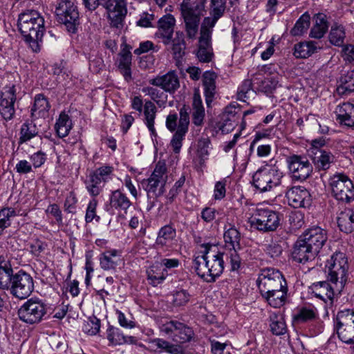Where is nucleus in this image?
Segmentation results:
<instances>
[{
    "mask_svg": "<svg viewBox=\"0 0 354 354\" xmlns=\"http://www.w3.org/2000/svg\"><path fill=\"white\" fill-rule=\"evenodd\" d=\"M176 20L171 15H166L158 21V28L155 37L165 45L171 43Z\"/></svg>",
    "mask_w": 354,
    "mask_h": 354,
    "instance_id": "obj_25",
    "label": "nucleus"
},
{
    "mask_svg": "<svg viewBox=\"0 0 354 354\" xmlns=\"http://www.w3.org/2000/svg\"><path fill=\"white\" fill-rule=\"evenodd\" d=\"M149 83L154 86L160 87L165 92L169 93H174L180 86L178 77L174 71L150 79Z\"/></svg>",
    "mask_w": 354,
    "mask_h": 354,
    "instance_id": "obj_24",
    "label": "nucleus"
},
{
    "mask_svg": "<svg viewBox=\"0 0 354 354\" xmlns=\"http://www.w3.org/2000/svg\"><path fill=\"white\" fill-rule=\"evenodd\" d=\"M85 8L95 10L99 6L104 8L109 15L111 25L117 28L122 26L127 13L126 0H82Z\"/></svg>",
    "mask_w": 354,
    "mask_h": 354,
    "instance_id": "obj_5",
    "label": "nucleus"
},
{
    "mask_svg": "<svg viewBox=\"0 0 354 354\" xmlns=\"http://www.w3.org/2000/svg\"><path fill=\"white\" fill-rule=\"evenodd\" d=\"M77 199L73 192H71L66 197L64 202V211L69 214L76 213V204Z\"/></svg>",
    "mask_w": 354,
    "mask_h": 354,
    "instance_id": "obj_59",
    "label": "nucleus"
},
{
    "mask_svg": "<svg viewBox=\"0 0 354 354\" xmlns=\"http://www.w3.org/2000/svg\"><path fill=\"white\" fill-rule=\"evenodd\" d=\"M310 290L314 295L319 299L327 302L328 301H332L335 292H338L336 290L335 285L333 283L330 285L327 281H319L313 283L310 286Z\"/></svg>",
    "mask_w": 354,
    "mask_h": 354,
    "instance_id": "obj_28",
    "label": "nucleus"
},
{
    "mask_svg": "<svg viewBox=\"0 0 354 354\" xmlns=\"http://www.w3.org/2000/svg\"><path fill=\"white\" fill-rule=\"evenodd\" d=\"M16 216V211L12 207H4L0 209V236L11 225L12 219Z\"/></svg>",
    "mask_w": 354,
    "mask_h": 354,
    "instance_id": "obj_47",
    "label": "nucleus"
},
{
    "mask_svg": "<svg viewBox=\"0 0 354 354\" xmlns=\"http://www.w3.org/2000/svg\"><path fill=\"white\" fill-rule=\"evenodd\" d=\"M286 162L295 180H305L313 172V166L306 156L293 154L287 157Z\"/></svg>",
    "mask_w": 354,
    "mask_h": 354,
    "instance_id": "obj_18",
    "label": "nucleus"
},
{
    "mask_svg": "<svg viewBox=\"0 0 354 354\" xmlns=\"http://www.w3.org/2000/svg\"><path fill=\"white\" fill-rule=\"evenodd\" d=\"M326 268L328 280L335 285L336 290L340 293L347 280L348 263L346 254L336 251L328 259Z\"/></svg>",
    "mask_w": 354,
    "mask_h": 354,
    "instance_id": "obj_6",
    "label": "nucleus"
},
{
    "mask_svg": "<svg viewBox=\"0 0 354 354\" xmlns=\"http://www.w3.org/2000/svg\"><path fill=\"white\" fill-rule=\"evenodd\" d=\"M210 145L211 142L208 138H202L198 141L196 153L201 165H203L208 158Z\"/></svg>",
    "mask_w": 354,
    "mask_h": 354,
    "instance_id": "obj_52",
    "label": "nucleus"
},
{
    "mask_svg": "<svg viewBox=\"0 0 354 354\" xmlns=\"http://www.w3.org/2000/svg\"><path fill=\"white\" fill-rule=\"evenodd\" d=\"M131 108L140 114L143 111L144 123L148 128L151 136H156V131L154 127L156 117L157 107L151 100H146L143 104L140 96H135L131 100Z\"/></svg>",
    "mask_w": 354,
    "mask_h": 354,
    "instance_id": "obj_17",
    "label": "nucleus"
},
{
    "mask_svg": "<svg viewBox=\"0 0 354 354\" xmlns=\"http://www.w3.org/2000/svg\"><path fill=\"white\" fill-rule=\"evenodd\" d=\"M270 330L275 335H281L286 332V325L281 316H270Z\"/></svg>",
    "mask_w": 354,
    "mask_h": 354,
    "instance_id": "obj_53",
    "label": "nucleus"
},
{
    "mask_svg": "<svg viewBox=\"0 0 354 354\" xmlns=\"http://www.w3.org/2000/svg\"><path fill=\"white\" fill-rule=\"evenodd\" d=\"M328 25L326 17L322 13H319L315 17V24L310 30V36L313 38L320 39L327 32Z\"/></svg>",
    "mask_w": 354,
    "mask_h": 354,
    "instance_id": "obj_39",
    "label": "nucleus"
},
{
    "mask_svg": "<svg viewBox=\"0 0 354 354\" xmlns=\"http://www.w3.org/2000/svg\"><path fill=\"white\" fill-rule=\"evenodd\" d=\"M113 176L114 168L112 166L104 165L97 168L89 174L86 183L88 192L93 196L99 195L105 183L112 180Z\"/></svg>",
    "mask_w": 354,
    "mask_h": 354,
    "instance_id": "obj_15",
    "label": "nucleus"
},
{
    "mask_svg": "<svg viewBox=\"0 0 354 354\" xmlns=\"http://www.w3.org/2000/svg\"><path fill=\"white\" fill-rule=\"evenodd\" d=\"M337 91L341 94L354 91V71H348L341 75Z\"/></svg>",
    "mask_w": 354,
    "mask_h": 354,
    "instance_id": "obj_45",
    "label": "nucleus"
},
{
    "mask_svg": "<svg viewBox=\"0 0 354 354\" xmlns=\"http://www.w3.org/2000/svg\"><path fill=\"white\" fill-rule=\"evenodd\" d=\"M97 205V201L95 199H93L89 202L85 216V221L86 223L91 222L94 218L99 221L100 217L96 214Z\"/></svg>",
    "mask_w": 354,
    "mask_h": 354,
    "instance_id": "obj_58",
    "label": "nucleus"
},
{
    "mask_svg": "<svg viewBox=\"0 0 354 354\" xmlns=\"http://www.w3.org/2000/svg\"><path fill=\"white\" fill-rule=\"evenodd\" d=\"M283 173L275 167L265 166L253 175L252 184L260 192L270 191L281 184Z\"/></svg>",
    "mask_w": 354,
    "mask_h": 354,
    "instance_id": "obj_9",
    "label": "nucleus"
},
{
    "mask_svg": "<svg viewBox=\"0 0 354 354\" xmlns=\"http://www.w3.org/2000/svg\"><path fill=\"white\" fill-rule=\"evenodd\" d=\"M189 124V115L185 108L180 110V119L177 130L174 133L170 142V145L174 153H178L183 145V140L188 131Z\"/></svg>",
    "mask_w": 354,
    "mask_h": 354,
    "instance_id": "obj_20",
    "label": "nucleus"
},
{
    "mask_svg": "<svg viewBox=\"0 0 354 354\" xmlns=\"http://www.w3.org/2000/svg\"><path fill=\"white\" fill-rule=\"evenodd\" d=\"M339 230L346 234L354 231V212L352 209L345 208L340 211L337 217Z\"/></svg>",
    "mask_w": 354,
    "mask_h": 354,
    "instance_id": "obj_33",
    "label": "nucleus"
},
{
    "mask_svg": "<svg viewBox=\"0 0 354 354\" xmlns=\"http://www.w3.org/2000/svg\"><path fill=\"white\" fill-rule=\"evenodd\" d=\"M332 196L337 201L349 203L354 201V185L344 174L337 173L328 180Z\"/></svg>",
    "mask_w": 354,
    "mask_h": 354,
    "instance_id": "obj_11",
    "label": "nucleus"
},
{
    "mask_svg": "<svg viewBox=\"0 0 354 354\" xmlns=\"http://www.w3.org/2000/svg\"><path fill=\"white\" fill-rule=\"evenodd\" d=\"M199 254L194 260L197 274L207 282H214L224 270V253L215 251L209 243L202 244Z\"/></svg>",
    "mask_w": 354,
    "mask_h": 354,
    "instance_id": "obj_2",
    "label": "nucleus"
},
{
    "mask_svg": "<svg viewBox=\"0 0 354 354\" xmlns=\"http://www.w3.org/2000/svg\"><path fill=\"white\" fill-rule=\"evenodd\" d=\"M339 123L354 128V105L349 102L337 106L335 111Z\"/></svg>",
    "mask_w": 354,
    "mask_h": 354,
    "instance_id": "obj_29",
    "label": "nucleus"
},
{
    "mask_svg": "<svg viewBox=\"0 0 354 354\" xmlns=\"http://www.w3.org/2000/svg\"><path fill=\"white\" fill-rule=\"evenodd\" d=\"M106 337L111 345H121L127 343L133 344L136 339L133 336L124 335L120 330L113 326H109L106 330Z\"/></svg>",
    "mask_w": 354,
    "mask_h": 354,
    "instance_id": "obj_36",
    "label": "nucleus"
},
{
    "mask_svg": "<svg viewBox=\"0 0 354 354\" xmlns=\"http://www.w3.org/2000/svg\"><path fill=\"white\" fill-rule=\"evenodd\" d=\"M99 260L104 270H114L121 260V251L115 249L106 250L101 254Z\"/></svg>",
    "mask_w": 354,
    "mask_h": 354,
    "instance_id": "obj_30",
    "label": "nucleus"
},
{
    "mask_svg": "<svg viewBox=\"0 0 354 354\" xmlns=\"http://www.w3.org/2000/svg\"><path fill=\"white\" fill-rule=\"evenodd\" d=\"M225 9L226 0H211L210 17H205L201 26L213 29L217 21L223 16Z\"/></svg>",
    "mask_w": 354,
    "mask_h": 354,
    "instance_id": "obj_27",
    "label": "nucleus"
},
{
    "mask_svg": "<svg viewBox=\"0 0 354 354\" xmlns=\"http://www.w3.org/2000/svg\"><path fill=\"white\" fill-rule=\"evenodd\" d=\"M192 107V122L196 126H201L205 118V109L198 93L194 95Z\"/></svg>",
    "mask_w": 354,
    "mask_h": 354,
    "instance_id": "obj_38",
    "label": "nucleus"
},
{
    "mask_svg": "<svg viewBox=\"0 0 354 354\" xmlns=\"http://www.w3.org/2000/svg\"><path fill=\"white\" fill-rule=\"evenodd\" d=\"M192 298V295L187 290L178 289L171 294V303L175 308H180L186 306Z\"/></svg>",
    "mask_w": 354,
    "mask_h": 354,
    "instance_id": "obj_46",
    "label": "nucleus"
},
{
    "mask_svg": "<svg viewBox=\"0 0 354 354\" xmlns=\"http://www.w3.org/2000/svg\"><path fill=\"white\" fill-rule=\"evenodd\" d=\"M320 48L318 43L313 41L299 42L295 45L294 55L297 58H307Z\"/></svg>",
    "mask_w": 354,
    "mask_h": 354,
    "instance_id": "obj_35",
    "label": "nucleus"
},
{
    "mask_svg": "<svg viewBox=\"0 0 354 354\" xmlns=\"http://www.w3.org/2000/svg\"><path fill=\"white\" fill-rule=\"evenodd\" d=\"M255 84L258 85L257 89L266 94L272 93L278 85V80L276 77H271L263 80L255 79Z\"/></svg>",
    "mask_w": 354,
    "mask_h": 354,
    "instance_id": "obj_51",
    "label": "nucleus"
},
{
    "mask_svg": "<svg viewBox=\"0 0 354 354\" xmlns=\"http://www.w3.org/2000/svg\"><path fill=\"white\" fill-rule=\"evenodd\" d=\"M148 279L151 281V283L153 286L162 283L165 279V275L163 272H157L154 270V267H152L149 270L147 271Z\"/></svg>",
    "mask_w": 354,
    "mask_h": 354,
    "instance_id": "obj_62",
    "label": "nucleus"
},
{
    "mask_svg": "<svg viewBox=\"0 0 354 354\" xmlns=\"http://www.w3.org/2000/svg\"><path fill=\"white\" fill-rule=\"evenodd\" d=\"M317 314V309L314 306H303L294 314L293 321L297 324H303L315 319Z\"/></svg>",
    "mask_w": 354,
    "mask_h": 354,
    "instance_id": "obj_40",
    "label": "nucleus"
},
{
    "mask_svg": "<svg viewBox=\"0 0 354 354\" xmlns=\"http://www.w3.org/2000/svg\"><path fill=\"white\" fill-rule=\"evenodd\" d=\"M111 208L118 211L127 212L131 203L125 194L120 189L113 191L109 197Z\"/></svg>",
    "mask_w": 354,
    "mask_h": 354,
    "instance_id": "obj_32",
    "label": "nucleus"
},
{
    "mask_svg": "<svg viewBox=\"0 0 354 354\" xmlns=\"http://www.w3.org/2000/svg\"><path fill=\"white\" fill-rule=\"evenodd\" d=\"M310 17L308 12L303 14L296 21L294 27L290 30L292 36L302 35L309 28Z\"/></svg>",
    "mask_w": 354,
    "mask_h": 354,
    "instance_id": "obj_48",
    "label": "nucleus"
},
{
    "mask_svg": "<svg viewBox=\"0 0 354 354\" xmlns=\"http://www.w3.org/2000/svg\"><path fill=\"white\" fill-rule=\"evenodd\" d=\"M100 328V321L95 317H89L82 326V330L90 335H96Z\"/></svg>",
    "mask_w": 354,
    "mask_h": 354,
    "instance_id": "obj_56",
    "label": "nucleus"
},
{
    "mask_svg": "<svg viewBox=\"0 0 354 354\" xmlns=\"http://www.w3.org/2000/svg\"><path fill=\"white\" fill-rule=\"evenodd\" d=\"M317 254V252L310 248L299 237L293 245L292 258L297 263L304 264L313 260Z\"/></svg>",
    "mask_w": 354,
    "mask_h": 354,
    "instance_id": "obj_26",
    "label": "nucleus"
},
{
    "mask_svg": "<svg viewBox=\"0 0 354 354\" xmlns=\"http://www.w3.org/2000/svg\"><path fill=\"white\" fill-rule=\"evenodd\" d=\"M239 249H230L229 254H226L227 259H230L232 270H236L240 268L241 259L237 252Z\"/></svg>",
    "mask_w": 354,
    "mask_h": 354,
    "instance_id": "obj_60",
    "label": "nucleus"
},
{
    "mask_svg": "<svg viewBox=\"0 0 354 354\" xmlns=\"http://www.w3.org/2000/svg\"><path fill=\"white\" fill-rule=\"evenodd\" d=\"M50 104L42 94H38L35 97V102L31 109V117L33 119L43 118L47 115Z\"/></svg>",
    "mask_w": 354,
    "mask_h": 354,
    "instance_id": "obj_37",
    "label": "nucleus"
},
{
    "mask_svg": "<svg viewBox=\"0 0 354 354\" xmlns=\"http://www.w3.org/2000/svg\"><path fill=\"white\" fill-rule=\"evenodd\" d=\"M344 38L345 32L342 26H332L329 34V41L331 44L337 46H340L344 44Z\"/></svg>",
    "mask_w": 354,
    "mask_h": 354,
    "instance_id": "obj_54",
    "label": "nucleus"
},
{
    "mask_svg": "<svg viewBox=\"0 0 354 354\" xmlns=\"http://www.w3.org/2000/svg\"><path fill=\"white\" fill-rule=\"evenodd\" d=\"M334 327L343 342L352 344L354 342V310L345 309L339 311L334 321Z\"/></svg>",
    "mask_w": 354,
    "mask_h": 354,
    "instance_id": "obj_13",
    "label": "nucleus"
},
{
    "mask_svg": "<svg viewBox=\"0 0 354 354\" xmlns=\"http://www.w3.org/2000/svg\"><path fill=\"white\" fill-rule=\"evenodd\" d=\"M226 181L225 180L216 183L214 189V198L215 200H221L225 196L226 194Z\"/></svg>",
    "mask_w": 354,
    "mask_h": 354,
    "instance_id": "obj_61",
    "label": "nucleus"
},
{
    "mask_svg": "<svg viewBox=\"0 0 354 354\" xmlns=\"http://www.w3.org/2000/svg\"><path fill=\"white\" fill-rule=\"evenodd\" d=\"M168 180L167 169L164 162L158 161L150 177L142 181L149 197L158 198L165 192Z\"/></svg>",
    "mask_w": 354,
    "mask_h": 354,
    "instance_id": "obj_8",
    "label": "nucleus"
},
{
    "mask_svg": "<svg viewBox=\"0 0 354 354\" xmlns=\"http://www.w3.org/2000/svg\"><path fill=\"white\" fill-rule=\"evenodd\" d=\"M176 236V229L171 225H166L160 229L156 243L158 246L163 247L171 241Z\"/></svg>",
    "mask_w": 354,
    "mask_h": 354,
    "instance_id": "obj_43",
    "label": "nucleus"
},
{
    "mask_svg": "<svg viewBox=\"0 0 354 354\" xmlns=\"http://www.w3.org/2000/svg\"><path fill=\"white\" fill-rule=\"evenodd\" d=\"M39 132V128L31 121L24 122L20 129V137L19 139V144L26 142L37 136Z\"/></svg>",
    "mask_w": 354,
    "mask_h": 354,
    "instance_id": "obj_42",
    "label": "nucleus"
},
{
    "mask_svg": "<svg viewBox=\"0 0 354 354\" xmlns=\"http://www.w3.org/2000/svg\"><path fill=\"white\" fill-rule=\"evenodd\" d=\"M230 227L226 229L224 233V240L227 247L230 249H240L241 234L234 226L229 225Z\"/></svg>",
    "mask_w": 354,
    "mask_h": 354,
    "instance_id": "obj_44",
    "label": "nucleus"
},
{
    "mask_svg": "<svg viewBox=\"0 0 354 354\" xmlns=\"http://www.w3.org/2000/svg\"><path fill=\"white\" fill-rule=\"evenodd\" d=\"M216 213L214 208L207 207L202 209L201 216L205 222L210 223L215 219Z\"/></svg>",
    "mask_w": 354,
    "mask_h": 354,
    "instance_id": "obj_63",
    "label": "nucleus"
},
{
    "mask_svg": "<svg viewBox=\"0 0 354 354\" xmlns=\"http://www.w3.org/2000/svg\"><path fill=\"white\" fill-rule=\"evenodd\" d=\"M213 29L201 26L198 39L196 57L201 62L208 63L214 57L212 46V34Z\"/></svg>",
    "mask_w": 354,
    "mask_h": 354,
    "instance_id": "obj_19",
    "label": "nucleus"
},
{
    "mask_svg": "<svg viewBox=\"0 0 354 354\" xmlns=\"http://www.w3.org/2000/svg\"><path fill=\"white\" fill-rule=\"evenodd\" d=\"M288 286L287 285L282 288L277 289L262 295L263 298L268 304L273 308H280L283 306L287 299Z\"/></svg>",
    "mask_w": 354,
    "mask_h": 354,
    "instance_id": "obj_34",
    "label": "nucleus"
},
{
    "mask_svg": "<svg viewBox=\"0 0 354 354\" xmlns=\"http://www.w3.org/2000/svg\"><path fill=\"white\" fill-rule=\"evenodd\" d=\"M55 14L57 21L68 32L75 33L77 31L80 25V12L73 0H57Z\"/></svg>",
    "mask_w": 354,
    "mask_h": 354,
    "instance_id": "obj_7",
    "label": "nucleus"
},
{
    "mask_svg": "<svg viewBox=\"0 0 354 354\" xmlns=\"http://www.w3.org/2000/svg\"><path fill=\"white\" fill-rule=\"evenodd\" d=\"M299 238L318 253L327 241L328 236L324 229L313 226L307 229Z\"/></svg>",
    "mask_w": 354,
    "mask_h": 354,
    "instance_id": "obj_21",
    "label": "nucleus"
},
{
    "mask_svg": "<svg viewBox=\"0 0 354 354\" xmlns=\"http://www.w3.org/2000/svg\"><path fill=\"white\" fill-rule=\"evenodd\" d=\"M251 227L263 232L275 231L279 225L277 212L265 208H257L250 221Z\"/></svg>",
    "mask_w": 354,
    "mask_h": 354,
    "instance_id": "obj_12",
    "label": "nucleus"
},
{
    "mask_svg": "<svg viewBox=\"0 0 354 354\" xmlns=\"http://www.w3.org/2000/svg\"><path fill=\"white\" fill-rule=\"evenodd\" d=\"M23 322L32 325L41 322L47 314V305L38 298H31L24 302L17 312Z\"/></svg>",
    "mask_w": 354,
    "mask_h": 354,
    "instance_id": "obj_10",
    "label": "nucleus"
},
{
    "mask_svg": "<svg viewBox=\"0 0 354 354\" xmlns=\"http://www.w3.org/2000/svg\"><path fill=\"white\" fill-rule=\"evenodd\" d=\"M118 67H128L131 65L132 55L127 46H125L119 53Z\"/></svg>",
    "mask_w": 354,
    "mask_h": 354,
    "instance_id": "obj_57",
    "label": "nucleus"
},
{
    "mask_svg": "<svg viewBox=\"0 0 354 354\" xmlns=\"http://www.w3.org/2000/svg\"><path fill=\"white\" fill-rule=\"evenodd\" d=\"M46 155L41 151L33 153L30 156V160L35 168L41 167L46 161Z\"/></svg>",
    "mask_w": 354,
    "mask_h": 354,
    "instance_id": "obj_64",
    "label": "nucleus"
},
{
    "mask_svg": "<svg viewBox=\"0 0 354 354\" xmlns=\"http://www.w3.org/2000/svg\"><path fill=\"white\" fill-rule=\"evenodd\" d=\"M1 97V114L6 120H10L13 118L15 112L14 107L16 100L15 86L3 88Z\"/></svg>",
    "mask_w": 354,
    "mask_h": 354,
    "instance_id": "obj_23",
    "label": "nucleus"
},
{
    "mask_svg": "<svg viewBox=\"0 0 354 354\" xmlns=\"http://www.w3.org/2000/svg\"><path fill=\"white\" fill-rule=\"evenodd\" d=\"M257 284L261 296L287 285L282 274L273 268L262 270L259 274Z\"/></svg>",
    "mask_w": 354,
    "mask_h": 354,
    "instance_id": "obj_14",
    "label": "nucleus"
},
{
    "mask_svg": "<svg viewBox=\"0 0 354 354\" xmlns=\"http://www.w3.org/2000/svg\"><path fill=\"white\" fill-rule=\"evenodd\" d=\"M17 25L25 41L34 52H38L40 49L39 42L45 30L44 18L36 10H26L19 15Z\"/></svg>",
    "mask_w": 354,
    "mask_h": 354,
    "instance_id": "obj_3",
    "label": "nucleus"
},
{
    "mask_svg": "<svg viewBox=\"0 0 354 354\" xmlns=\"http://www.w3.org/2000/svg\"><path fill=\"white\" fill-rule=\"evenodd\" d=\"M72 126V122L69 116L64 112H62L55 124V129L57 136L62 138L68 135Z\"/></svg>",
    "mask_w": 354,
    "mask_h": 354,
    "instance_id": "obj_41",
    "label": "nucleus"
},
{
    "mask_svg": "<svg viewBox=\"0 0 354 354\" xmlns=\"http://www.w3.org/2000/svg\"><path fill=\"white\" fill-rule=\"evenodd\" d=\"M214 72L206 71L203 75V85L207 107H209L216 93V79Z\"/></svg>",
    "mask_w": 354,
    "mask_h": 354,
    "instance_id": "obj_31",
    "label": "nucleus"
},
{
    "mask_svg": "<svg viewBox=\"0 0 354 354\" xmlns=\"http://www.w3.org/2000/svg\"><path fill=\"white\" fill-rule=\"evenodd\" d=\"M334 156L328 151H319L318 156L313 158V162L319 169L326 170L333 162Z\"/></svg>",
    "mask_w": 354,
    "mask_h": 354,
    "instance_id": "obj_50",
    "label": "nucleus"
},
{
    "mask_svg": "<svg viewBox=\"0 0 354 354\" xmlns=\"http://www.w3.org/2000/svg\"><path fill=\"white\" fill-rule=\"evenodd\" d=\"M160 330L169 338L172 342L161 338H156L149 343L151 348H160L170 354H185V343L194 337L193 330L177 320H170L160 325Z\"/></svg>",
    "mask_w": 354,
    "mask_h": 354,
    "instance_id": "obj_1",
    "label": "nucleus"
},
{
    "mask_svg": "<svg viewBox=\"0 0 354 354\" xmlns=\"http://www.w3.org/2000/svg\"><path fill=\"white\" fill-rule=\"evenodd\" d=\"M2 289L9 290L16 298L24 299L28 298L34 290V281L31 275L23 270L16 273L11 271L9 274H3Z\"/></svg>",
    "mask_w": 354,
    "mask_h": 354,
    "instance_id": "obj_4",
    "label": "nucleus"
},
{
    "mask_svg": "<svg viewBox=\"0 0 354 354\" xmlns=\"http://www.w3.org/2000/svg\"><path fill=\"white\" fill-rule=\"evenodd\" d=\"M186 44L183 32H176V37L172 40V51L176 59L182 58L185 55Z\"/></svg>",
    "mask_w": 354,
    "mask_h": 354,
    "instance_id": "obj_49",
    "label": "nucleus"
},
{
    "mask_svg": "<svg viewBox=\"0 0 354 354\" xmlns=\"http://www.w3.org/2000/svg\"><path fill=\"white\" fill-rule=\"evenodd\" d=\"M180 10L185 25L187 37L194 39L198 33L200 17L203 10H196L191 0H183L180 4Z\"/></svg>",
    "mask_w": 354,
    "mask_h": 354,
    "instance_id": "obj_16",
    "label": "nucleus"
},
{
    "mask_svg": "<svg viewBox=\"0 0 354 354\" xmlns=\"http://www.w3.org/2000/svg\"><path fill=\"white\" fill-rule=\"evenodd\" d=\"M142 93L148 95L151 99L154 101L157 104L160 105L166 101L167 95L165 93L157 88L151 86H145L142 88Z\"/></svg>",
    "mask_w": 354,
    "mask_h": 354,
    "instance_id": "obj_55",
    "label": "nucleus"
},
{
    "mask_svg": "<svg viewBox=\"0 0 354 354\" xmlns=\"http://www.w3.org/2000/svg\"><path fill=\"white\" fill-rule=\"evenodd\" d=\"M289 205L294 208L306 207L310 205L311 196L304 187L295 186L290 188L286 193Z\"/></svg>",
    "mask_w": 354,
    "mask_h": 354,
    "instance_id": "obj_22",
    "label": "nucleus"
}]
</instances>
